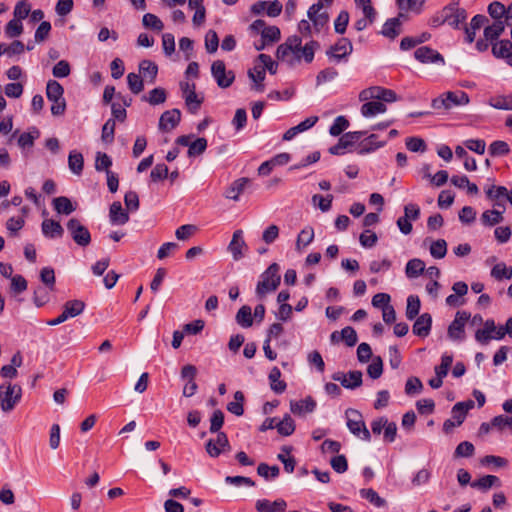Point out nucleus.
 Listing matches in <instances>:
<instances>
[{"label":"nucleus","mask_w":512,"mask_h":512,"mask_svg":"<svg viewBox=\"0 0 512 512\" xmlns=\"http://www.w3.org/2000/svg\"><path fill=\"white\" fill-rule=\"evenodd\" d=\"M320 48V44L315 40L302 45V39L298 36L289 37L284 43L280 44L276 51L278 60L286 63L290 67H295L301 62L307 64L314 59L316 50Z\"/></svg>","instance_id":"1"},{"label":"nucleus","mask_w":512,"mask_h":512,"mask_svg":"<svg viewBox=\"0 0 512 512\" xmlns=\"http://www.w3.org/2000/svg\"><path fill=\"white\" fill-rule=\"evenodd\" d=\"M22 388L18 384L4 383L0 385V406L4 412L12 411L20 402Z\"/></svg>","instance_id":"2"},{"label":"nucleus","mask_w":512,"mask_h":512,"mask_svg":"<svg viewBox=\"0 0 512 512\" xmlns=\"http://www.w3.org/2000/svg\"><path fill=\"white\" fill-rule=\"evenodd\" d=\"M279 265L276 263L271 264L265 272L261 275V280L256 287V293L263 297L267 293L277 289L280 284Z\"/></svg>","instance_id":"3"},{"label":"nucleus","mask_w":512,"mask_h":512,"mask_svg":"<svg viewBox=\"0 0 512 512\" xmlns=\"http://www.w3.org/2000/svg\"><path fill=\"white\" fill-rule=\"evenodd\" d=\"M469 103V96L464 91H448L438 98L432 100V107L434 109H451L454 106H463Z\"/></svg>","instance_id":"4"},{"label":"nucleus","mask_w":512,"mask_h":512,"mask_svg":"<svg viewBox=\"0 0 512 512\" xmlns=\"http://www.w3.org/2000/svg\"><path fill=\"white\" fill-rule=\"evenodd\" d=\"M345 415L350 432L365 441H370L371 435L365 426L362 415L354 409H347Z\"/></svg>","instance_id":"5"},{"label":"nucleus","mask_w":512,"mask_h":512,"mask_svg":"<svg viewBox=\"0 0 512 512\" xmlns=\"http://www.w3.org/2000/svg\"><path fill=\"white\" fill-rule=\"evenodd\" d=\"M68 232L73 241L80 247H87L91 243V234L79 219L71 218L66 223Z\"/></svg>","instance_id":"6"},{"label":"nucleus","mask_w":512,"mask_h":512,"mask_svg":"<svg viewBox=\"0 0 512 512\" xmlns=\"http://www.w3.org/2000/svg\"><path fill=\"white\" fill-rule=\"evenodd\" d=\"M360 101L376 100L384 102H394L397 100L396 93L391 89H386L380 86H373L362 90L359 93Z\"/></svg>","instance_id":"7"},{"label":"nucleus","mask_w":512,"mask_h":512,"mask_svg":"<svg viewBox=\"0 0 512 512\" xmlns=\"http://www.w3.org/2000/svg\"><path fill=\"white\" fill-rule=\"evenodd\" d=\"M444 19L454 29H459L460 24L464 23L467 19L466 10L459 7L458 1H452L450 4L443 8Z\"/></svg>","instance_id":"8"},{"label":"nucleus","mask_w":512,"mask_h":512,"mask_svg":"<svg viewBox=\"0 0 512 512\" xmlns=\"http://www.w3.org/2000/svg\"><path fill=\"white\" fill-rule=\"evenodd\" d=\"M470 318V313L458 311L454 320L448 327V337L453 341H462L465 339V324Z\"/></svg>","instance_id":"9"},{"label":"nucleus","mask_w":512,"mask_h":512,"mask_svg":"<svg viewBox=\"0 0 512 512\" xmlns=\"http://www.w3.org/2000/svg\"><path fill=\"white\" fill-rule=\"evenodd\" d=\"M211 73L217 85L221 88L229 87L235 78L233 71L226 70L225 63L222 60H216L212 63Z\"/></svg>","instance_id":"10"},{"label":"nucleus","mask_w":512,"mask_h":512,"mask_svg":"<svg viewBox=\"0 0 512 512\" xmlns=\"http://www.w3.org/2000/svg\"><path fill=\"white\" fill-rule=\"evenodd\" d=\"M181 379L185 381L182 395L178 400V405L182 409H187L191 406L189 398L192 396V364L183 366L181 370Z\"/></svg>","instance_id":"11"},{"label":"nucleus","mask_w":512,"mask_h":512,"mask_svg":"<svg viewBox=\"0 0 512 512\" xmlns=\"http://www.w3.org/2000/svg\"><path fill=\"white\" fill-rule=\"evenodd\" d=\"M486 196L494 202L496 209L505 211V203L508 201V189L504 186L491 185L485 189Z\"/></svg>","instance_id":"12"},{"label":"nucleus","mask_w":512,"mask_h":512,"mask_svg":"<svg viewBox=\"0 0 512 512\" xmlns=\"http://www.w3.org/2000/svg\"><path fill=\"white\" fill-rule=\"evenodd\" d=\"M332 379L340 382L341 385L347 389H355L362 384V372L350 371L347 374L337 372L333 374Z\"/></svg>","instance_id":"13"},{"label":"nucleus","mask_w":512,"mask_h":512,"mask_svg":"<svg viewBox=\"0 0 512 512\" xmlns=\"http://www.w3.org/2000/svg\"><path fill=\"white\" fill-rule=\"evenodd\" d=\"M352 50L353 46L350 40L347 38H341L337 43L330 47L326 52V55L331 59L340 61L351 54Z\"/></svg>","instance_id":"14"},{"label":"nucleus","mask_w":512,"mask_h":512,"mask_svg":"<svg viewBox=\"0 0 512 512\" xmlns=\"http://www.w3.org/2000/svg\"><path fill=\"white\" fill-rule=\"evenodd\" d=\"M228 449L229 442L223 432L218 433L215 440L211 439L206 444V451L211 457H217Z\"/></svg>","instance_id":"15"},{"label":"nucleus","mask_w":512,"mask_h":512,"mask_svg":"<svg viewBox=\"0 0 512 512\" xmlns=\"http://www.w3.org/2000/svg\"><path fill=\"white\" fill-rule=\"evenodd\" d=\"M181 113L178 109L165 111L159 119V129L168 132L174 129L180 122Z\"/></svg>","instance_id":"16"},{"label":"nucleus","mask_w":512,"mask_h":512,"mask_svg":"<svg viewBox=\"0 0 512 512\" xmlns=\"http://www.w3.org/2000/svg\"><path fill=\"white\" fill-rule=\"evenodd\" d=\"M247 245L243 238V231L236 230L233 233L232 240L228 245V250L232 254L234 260H239L244 256L243 249H246Z\"/></svg>","instance_id":"17"},{"label":"nucleus","mask_w":512,"mask_h":512,"mask_svg":"<svg viewBox=\"0 0 512 512\" xmlns=\"http://www.w3.org/2000/svg\"><path fill=\"white\" fill-rule=\"evenodd\" d=\"M315 408L316 401L311 396H307L305 399L299 401H290V411L297 416H303L306 413H311Z\"/></svg>","instance_id":"18"},{"label":"nucleus","mask_w":512,"mask_h":512,"mask_svg":"<svg viewBox=\"0 0 512 512\" xmlns=\"http://www.w3.org/2000/svg\"><path fill=\"white\" fill-rule=\"evenodd\" d=\"M414 55L415 58L422 63H444V58L442 57V55L438 53L436 50L427 46L419 47L415 51Z\"/></svg>","instance_id":"19"},{"label":"nucleus","mask_w":512,"mask_h":512,"mask_svg":"<svg viewBox=\"0 0 512 512\" xmlns=\"http://www.w3.org/2000/svg\"><path fill=\"white\" fill-rule=\"evenodd\" d=\"M109 219L113 225H124L129 221V214L119 201H115L110 206Z\"/></svg>","instance_id":"20"},{"label":"nucleus","mask_w":512,"mask_h":512,"mask_svg":"<svg viewBox=\"0 0 512 512\" xmlns=\"http://www.w3.org/2000/svg\"><path fill=\"white\" fill-rule=\"evenodd\" d=\"M317 116H310L306 118L304 121L300 122L298 125L291 127L283 134L284 141L292 140L297 134L302 133L310 128H312L318 122Z\"/></svg>","instance_id":"21"},{"label":"nucleus","mask_w":512,"mask_h":512,"mask_svg":"<svg viewBox=\"0 0 512 512\" xmlns=\"http://www.w3.org/2000/svg\"><path fill=\"white\" fill-rule=\"evenodd\" d=\"M432 327V317L429 313L421 314L413 325V333L419 337H427Z\"/></svg>","instance_id":"22"},{"label":"nucleus","mask_w":512,"mask_h":512,"mask_svg":"<svg viewBox=\"0 0 512 512\" xmlns=\"http://www.w3.org/2000/svg\"><path fill=\"white\" fill-rule=\"evenodd\" d=\"M41 230L43 235L50 239L61 238L64 234L61 224L53 219H45L41 224Z\"/></svg>","instance_id":"23"},{"label":"nucleus","mask_w":512,"mask_h":512,"mask_svg":"<svg viewBox=\"0 0 512 512\" xmlns=\"http://www.w3.org/2000/svg\"><path fill=\"white\" fill-rule=\"evenodd\" d=\"M255 507L259 512H283L287 504L283 499H277L274 502L267 499H260L257 500Z\"/></svg>","instance_id":"24"},{"label":"nucleus","mask_w":512,"mask_h":512,"mask_svg":"<svg viewBox=\"0 0 512 512\" xmlns=\"http://www.w3.org/2000/svg\"><path fill=\"white\" fill-rule=\"evenodd\" d=\"M361 106V114L363 117L370 118L378 114L386 112V105L380 101L368 100Z\"/></svg>","instance_id":"25"},{"label":"nucleus","mask_w":512,"mask_h":512,"mask_svg":"<svg viewBox=\"0 0 512 512\" xmlns=\"http://www.w3.org/2000/svg\"><path fill=\"white\" fill-rule=\"evenodd\" d=\"M474 407V401L467 400L456 403L452 408V417L456 424L461 425L465 420L467 412Z\"/></svg>","instance_id":"26"},{"label":"nucleus","mask_w":512,"mask_h":512,"mask_svg":"<svg viewBox=\"0 0 512 512\" xmlns=\"http://www.w3.org/2000/svg\"><path fill=\"white\" fill-rule=\"evenodd\" d=\"M249 183L250 180L245 177L235 180L226 190L225 196L228 199L237 201Z\"/></svg>","instance_id":"27"},{"label":"nucleus","mask_w":512,"mask_h":512,"mask_svg":"<svg viewBox=\"0 0 512 512\" xmlns=\"http://www.w3.org/2000/svg\"><path fill=\"white\" fill-rule=\"evenodd\" d=\"M55 211L59 214L69 215L76 210V206L66 196H59L52 201Z\"/></svg>","instance_id":"28"},{"label":"nucleus","mask_w":512,"mask_h":512,"mask_svg":"<svg viewBox=\"0 0 512 512\" xmlns=\"http://www.w3.org/2000/svg\"><path fill=\"white\" fill-rule=\"evenodd\" d=\"M492 52L495 57L506 58L508 61L512 58V42L510 40H501L493 44Z\"/></svg>","instance_id":"29"},{"label":"nucleus","mask_w":512,"mask_h":512,"mask_svg":"<svg viewBox=\"0 0 512 512\" xmlns=\"http://www.w3.org/2000/svg\"><path fill=\"white\" fill-rule=\"evenodd\" d=\"M401 21L399 18L388 19L381 30V34L385 37L394 39L400 34Z\"/></svg>","instance_id":"30"},{"label":"nucleus","mask_w":512,"mask_h":512,"mask_svg":"<svg viewBox=\"0 0 512 512\" xmlns=\"http://www.w3.org/2000/svg\"><path fill=\"white\" fill-rule=\"evenodd\" d=\"M139 72L144 78H149V83H154L158 73V66L150 60H143L139 64Z\"/></svg>","instance_id":"31"},{"label":"nucleus","mask_w":512,"mask_h":512,"mask_svg":"<svg viewBox=\"0 0 512 512\" xmlns=\"http://www.w3.org/2000/svg\"><path fill=\"white\" fill-rule=\"evenodd\" d=\"M488 104L495 109L512 111V94L493 96Z\"/></svg>","instance_id":"32"},{"label":"nucleus","mask_w":512,"mask_h":512,"mask_svg":"<svg viewBox=\"0 0 512 512\" xmlns=\"http://www.w3.org/2000/svg\"><path fill=\"white\" fill-rule=\"evenodd\" d=\"M85 309V303L82 300H69L63 305V313L68 318L80 315Z\"/></svg>","instance_id":"33"},{"label":"nucleus","mask_w":512,"mask_h":512,"mask_svg":"<svg viewBox=\"0 0 512 512\" xmlns=\"http://www.w3.org/2000/svg\"><path fill=\"white\" fill-rule=\"evenodd\" d=\"M505 21H495L492 25L485 27L484 38L486 41L493 42L504 32Z\"/></svg>","instance_id":"34"},{"label":"nucleus","mask_w":512,"mask_h":512,"mask_svg":"<svg viewBox=\"0 0 512 512\" xmlns=\"http://www.w3.org/2000/svg\"><path fill=\"white\" fill-rule=\"evenodd\" d=\"M64 88L56 80H49L46 86V95L49 101L56 102V100L64 99Z\"/></svg>","instance_id":"35"},{"label":"nucleus","mask_w":512,"mask_h":512,"mask_svg":"<svg viewBox=\"0 0 512 512\" xmlns=\"http://www.w3.org/2000/svg\"><path fill=\"white\" fill-rule=\"evenodd\" d=\"M292 447L283 446L281 448V452L278 454L277 458L283 463L285 471L291 473L295 469L296 461L293 456H291Z\"/></svg>","instance_id":"36"},{"label":"nucleus","mask_w":512,"mask_h":512,"mask_svg":"<svg viewBox=\"0 0 512 512\" xmlns=\"http://www.w3.org/2000/svg\"><path fill=\"white\" fill-rule=\"evenodd\" d=\"M281 372L277 367H273L269 373V380L271 389L277 393L281 394L286 390V383L280 380Z\"/></svg>","instance_id":"37"},{"label":"nucleus","mask_w":512,"mask_h":512,"mask_svg":"<svg viewBox=\"0 0 512 512\" xmlns=\"http://www.w3.org/2000/svg\"><path fill=\"white\" fill-rule=\"evenodd\" d=\"M481 221L486 226H494L499 224L503 221V210H486L481 215Z\"/></svg>","instance_id":"38"},{"label":"nucleus","mask_w":512,"mask_h":512,"mask_svg":"<svg viewBox=\"0 0 512 512\" xmlns=\"http://www.w3.org/2000/svg\"><path fill=\"white\" fill-rule=\"evenodd\" d=\"M69 169L76 175H80L84 168V158L80 152L71 151L68 156Z\"/></svg>","instance_id":"39"},{"label":"nucleus","mask_w":512,"mask_h":512,"mask_svg":"<svg viewBox=\"0 0 512 512\" xmlns=\"http://www.w3.org/2000/svg\"><path fill=\"white\" fill-rule=\"evenodd\" d=\"M425 270V263L418 258H414L408 261L406 264V275L409 278H416L422 274Z\"/></svg>","instance_id":"40"},{"label":"nucleus","mask_w":512,"mask_h":512,"mask_svg":"<svg viewBox=\"0 0 512 512\" xmlns=\"http://www.w3.org/2000/svg\"><path fill=\"white\" fill-rule=\"evenodd\" d=\"M167 95L164 88L157 87L152 89L148 96L144 95L142 97L143 101H147L151 105H159L166 101Z\"/></svg>","instance_id":"41"},{"label":"nucleus","mask_w":512,"mask_h":512,"mask_svg":"<svg viewBox=\"0 0 512 512\" xmlns=\"http://www.w3.org/2000/svg\"><path fill=\"white\" fill-rule=\"evenodd\" d=\"M275 427L280 435L289 436L295 430V423L291 416L286 414L281 421L276 423Z\"/></svg>","instance_id":"42"},{"label":"nucleus","mask_w":512,"mask_h":512,"mask_svg":"<svg viewBox=\"0 0 512 512\" xmlns=\"http://www.w3.org/2000/svg\"><path fill=\"white\" fill-rule=\"evenodd\" d=\"M236 322L244 327L248 328L253 324L252 311L247 305L242 306L236 314Z\"/></svg>","instance_id":"43"},{"label":"nucleus","mask_w":512,"mask_h":512,"mask_svg":"<svg viewBox=\"0 0 512 512\" xmlns=\"http://www.w3.org/2000/svg\"><path fill=\"white\" fill-rule=\"evenodd\" d=\"M243 402L244 394L241 391H236L234 401L228 403L227 410L236 416H241L244 413Z\"/></svg>","instance_id":"44"},{"label":"nucleus","mask_w":512,"mask_h":512,"mask_svg":"<svg viewBox=\"0 0 512 512\" xmlns=\"http://www.w3.org/2000/svg\"><path fill=\"white\" fill-rule=\"evenodd\" d=\"M491 276L497 280H509L512 278V267L507 266L505 263H498L491 269Z\"/></svg>","instance_id":"45"},{"label":"nucleus","mask_w":512,"mask_h":512,"mask_svg":"<svg viewBox=\"0 0 512 512\" xmlns=\"http://www.w3.org/2000/svg\"><path fill=\"white\" fill-rule=\"evenodd\" d=\"M429 250L433 258L442 259L447 253V242L444 239L432 241Z\"/></svg>","instance_id":"46"},{"label":"nucleus","mask_w":512,"mask_h":512,"mask_svg":"<svg viewBox=\"0 0 512 512\" xmlns=\"http://www.w3.org/2000/svg\"><path fill=\"white\" fill-rule=\"evenodd\" d=\"M420 307L421 304L419 297L415 295H410L407 298L406 317L409 320H413L419 314Z\"/></svg>","instance_id":"47"},{"label":"nucleus","mask_w":512,"mask_h":512,"mask_svg":"<svg viewBox=\"0 0 512 512\" xmlns=\"http://www.w3.org/2000/svg\"><path fill=\"white\" fill-rule=\"evenodd\" d=\"M314 239V229L312 227H305L302 229L298 235L296 241L297 250H301V247L308 246Z\"/></svg>","instance_id":"48"},{"label":"nucleus","mask_w":512,"mask_h":512,"mask_svg":"<svg viewBox=\"0 0 512 512\" xmlns=\"http://www.w3.org/2000/svg\"><path fill=\"white\" fill-rule=\"evenodd\" d=\"M488 13L495 21H505L506 7L498 1H494L488 6Z\"/></svg>","instance_id":"49"},{"label":"nucleus","mask_w":512,"mask_h":512,"mask_svg":"<svg viewBox=\"0 0 512 512\" xmlns=\"http://www.w3.org/2000/svg\"><path fill=\"white\" fill-rule=\"evenodd\" d=\"M127 83L133 94H139L144 89V80L136 73H129L127 75Z\"/></svg>","instance_id":"50"},{"label":"nucleus","mask_w":512,"mask_h":512,"mask_svg":"<svg viewBox=\"0 0 512 512\" xmlns=\"http://www.w3.org/2000/svg\"><path fill=\"white\" fill-rule=\"evenodd\" d=\"M510 152V148L507 142L497 140L490 144L489 154L493 157H499L507 155Z\"/></svg>","instance_id":"51"},{"label":"nucleus","mask_w":512,"mask_h":512,"mask_svg":"<svg viewBox=\"0 0 512 512\" xmlns=\"http://www.w3.org/2000/svg\"><path fill=\"white\" fill-rule=\"evenodd\" d=\"M360 494L376 507H384L386 505L385 499L381 498L373 489H361Z\"/></svg>","instance_id":"52"},{"label":"nucleus","mask_w":512,"mask_h":512,"mask_svg":"<svg viewBox=\"0 0 512 512\" xmlns=\"http://www.w3.org/2000/svg\"><path fill=\"white\" fill-rule=\"evenodd\" d=\"M309 20L313 23V26L316 31H320L323 28L329 19L328 13L326 11H319L315 14H307Z\"/></svg>","instance_id":"53"},{"label":"nucleus","mask_w":512,"mask_h":512,"mask_svg":"<svg viewBox=\"0 0 512 512\" xmlns=\"http://www.w3.org/2000/svg\"><path fill=\"white\" fill-rule=\"evenodd\" d=\"M111 165H112V160L106 153H103V152L96 153V158H95L96 171H98V172L105 171L107 173V170H109Z\"/></svg>","instance_id":"54"},{"label":"nucleus","mask_w":512,"mask_h":512,"mask_svg":"<svg viewBox=\"0 0 512 512\" xmlns=\"http://www.w3.org/2000/svg\"><path fill=\"white\" fill-rule=\"evenodd\" d=\"M185 334H192V322L186 323L183 326L182 331H179V330L174 331L173 339H172V343H171V345L174 349H178L181 346Z\"/></svg>","instance_id":"55"},{"label":"nucleus","mask_w":512,"mask_h":512,"mask_svg":"<svg viewBox=\"0 0 512 512\" xmlns=\"http://www.w3.org/2000/svg\"><path fill=\"white\" fill-rule=\"evenodd\" d=\"M348 127L349 121L344 116H338L335 118L333 124L331 125L329 133L332 136H339Z\"/></svg>","instance_id":"56"},{"label":"nucleus","mask_w":512,"mask_h":512,"mask_svg":"<svg viewBox=\"0 0 512 512\" xmlns=\"http://www.w3.org/2000/svg\"><path fill=\"white\" fill-rule=\"evenodd\" d=\"M376 139H377V136L375 134H371L370 136H368L361 143V149H360L359 153L363 154V153L373 151L379 147H382L385 144L384 142H377Z\"/></svg>","instance_id":"57"},{"label":"nucleus","mask_w":512,"mask_h":512,"mask_svg":"<svg viewBox=\"0 0 512 512\" xmlns=\"http://www.w3.org/2000/svg\"><path fill=\"white\" fill-rule=\"evenodd\" d=\"M452 355L444 354L441 357V364L435 367L436 376L446 377L452 365Z\"/></svg>","instance_id":"58"},{"label":"nucleus","mask_w":512,"mask_h":512,"mask_svg":"<svg viewBox=\"0 0 512 512\" xmlns=\"http://www.w3.org/2000/svg\"><path fill=\"white\" fill-rule=\"evenodd\" d=\"M22 32H23V25L21 23V20H18L15 18L10 20L5 27V34L10 38L17 37V36L21 35Z\"/></svg>","instance_id":"59"},{"label":"nucleus","mask_w":512,"mask_h":512,"mask_svg":"<svg viewBox=\"0 0 512 512\" xmlns=\"http://www.w3.org/2000/svg\"><path fill=\"white\" fill-rule=\"evenodd\" d=\"M143 25L156 31H161L164 27L163 22L154 14L146 13L143 16Z\"/></svg>","instance_id":"60"},{"label":"nucleus","mask_w":512,"mask_h":512,"mask_svg":"<svg viewBox=\"0 0 512 512\" xmlns=\"http://www.w3.org/2000/svg\"><path fill=\"white\" fill-rule=\"evenodd\" d=\"M51 24L48 21H42L34 34V40L37 43L44 42L50 34Z\"/></svg>","instance_id":"61"},{"label":"nucleus","mask_w":512,"mask_h":512,"mask_svg":"<svg viewBox=\"0 0 512 512\" xmlns=\"http://www.w3.org/2000/svg\"><path fill=\"white\" fill-rule=\"evenodd\" d=\"M367 373L372 379H378L383 373V363L380 357H375L367 368Z\"/></svg>","instance_id":"62"},{"label":"nucleus","mask_w":512,"mask_h":512,"mask_svg":"<svg viewBox=\"0 0 512 512\" xmlns=\"http://www.w3.org/2000/svg\"><path fill=\"white\" fill-rule=\"evenodd\" d=\"M219 46V39L214 30H209L205 36V47L208 53H214Z\"/></svg>","instance_id":"63"},{"label":"nucleus","mask_w":512,"mask_h":512,"mask_svg":"<svg viewBox=\"0 0 512 512\" xmlns=\"http://www.w3.org/2000/svg\"><path fill=\"white\" fill-rule=\"evenodd\" d=\"M71 72L70 64L66 60H61L52 69V74L56 78L67 77Z\"/></svg>","instance_id":"64"}]
</instances>
